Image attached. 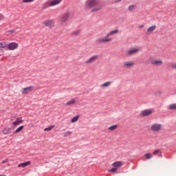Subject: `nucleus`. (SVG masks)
I'll list each match as a JSON object with an SVG mask.
<instances>
[{"label":"nucleus","mask_w":176,"mask_h":176,"mask_svg":"<svg viewBox=\"0 0 176 176\" xmlns=\"http://www.w3.org/2000/svg\"><path fill=\"white\" fill-rule=\"evenodd\" d=\"M113 1V3H118L119 2H121V0H112Z\"/></svg>","instance_id":"obj_36"},{"label":"nucleus","mask_w":176,"mask_h":176,"mask_svg":"<svg viewBox=\"0 0 176 176\" xmlns=\"http://www.w3.org/2000/svg\"><path fill=\"white\" fill-rule=\"evenodd\" d=\"M60 2H62V0H50L43 3V7L45 8L54 7L57 5H60Z\"/></svg>","instance_id":"obj_3"},{"label":"nucleus","mask_w":176,"mask_h":176,"mask_svg":"<svg viewBox=\"0 0 176 176\" xmlns=\"http://www.w3.org/2000/svg\"><path fill=\"white\" fill-rule=\"evenodd\" d=\"M160 150L159 149H155L154 151H153V155H155L159 153Z\"/></svg>","instance_id":"obj_34"},{"label":"nucleus","mask_w":176,"mask_h":176,"mask_svg":"<svg viewBox=\"0 0 176 176\" xmlns=\"http://www.w3.org/2000/svg\"><path fill=\"white\" fill-rule=\"evenodd\" d=\"M7 47L9 51H14L15 50H17L18 47H19V44L16 42L9 43V44L7 45Z\"/></svg>","instance_id":"obj_6"},{"label":"nucleus","mask_w":176,"mask_h":176,"mask_svg":"<svg viewBox=\"0 0 176 176\" xmlns=\"http://www.w3.org/2000/svg\"><path fill=\"white\" fill-rule=\"evenodd\" d=\"M144 157H146V159H147V160L152 159V157H153L152 154H151V153H147V154L144 155Z\"/></svg>","instance_id":"obj_31"},{"label":"nucleus","mask_w":176,"mask_h":176,"mask_svg":"<svg viewBox=\"0 0 176 176\" xmlns=\"http://www.w3.org/2000/svg\"><path fill=\"white\" fill-rule=\"evenodd\" d=\"M140 50L138 47L131 48V50H127L126 54L129 56H132L140 52Z\"/></svg>","instance_id":"obj_9"},{"label":"nucleus","mask_w":176,"mask_h":176,"mask_svg":"<svg viewBox=\"0 0 176 176\" xmlns=\"http://www.w3.org/2000/svg\"><path fill=\"white\" fill-rule=\"evenodd\" d=\"M12 131V128H8L7 126V127L1 129V134L4 135L15 134Z\"/></svg>","instance_id":"obj_12"},{"label":"nucleus","mask_w":176,"mask_h":176,"mask_svg":"<svg viewBox=\"0 0 176 176\" xmlns=\"http://www.w3.org/2000/svg\"><path fill=\"white\" fill-rule=\"evenodd\" d=\"M138 29H142L144 28V25H138Z\"/></svg>","instance_id":"obj_38"},{"label":"nucleus","mask_w":176,"mask_h":176,"mask_svg":"<svg viewBox=\"0 0 176 176\" xmlns=\"http://www.w3.org/2000/svg\"><path fill=\"white\" fill-rule=\"evenodd\" d=\"M152 114V110L151 109H146V110H143V111H142V116H151Z\"/></svg>","instance_id":"obj_16"},{"label":"nucleus","mask_w":176,"mask_h":176,"mask_svg":"<svg viewBox=\"0 0 176 176\" xmlns=\"http://www.w3.org/2000/svg\"><path fill=\"white\" fill-rule=\"evenodd\" d=\"M169 109L176 110V104H171L169 105Z\"/></svg>","instance_id":"obj_29"},{"label":"nucleus","mask_w":176,"mask_h":176,"mask_svg":"<svg viewBox=\"0 0 176 176\" xmlns=\"http://www.w3.org/2000/svg\"><path fill=\"white\" fill-rule=\"evenodd\" d=\"M24 122V120H20L19 118L16 119V120L14 121V122H12V126H17L19 125H20L21 123H23Z\"/></svg>","instance_id":"obj_18"},{"label":"nucleus","mask_w":176,"mask_h":176,"mask_svg":"<svg viewBox=\"0 0 176 176\" xmlns=\"http://www.w3.org/2000/svg\"><path fill=\"white\" fill-rule=\"evenodd\" d=\"M76 99H72L71 100H68L67 102H66V105L67 106H71V105H73L74 104H76Z\"/></svg>","instance_id":"obj_22"},{"label":"nucleus","mask_w":176,"mask_h":176,"mask_svg":"<svg viewBox=\"0 0 176 176\" xmlns=\"http://www.w3.org/2000/svg\"><path fill=\"white\" fill-rule=\"evenodd\" d=\"M162 125L160 123H153L151 125V131L152 133H159L162 131Z\"/></svg>","instance_id":"obj_4"},{"label":"nucleus","mask_w":176,"mask_h":176,"mask_svg":"<svg viewBox=\"0 0 176 176\" xmlns=\"http://www.w3.org/2000/svg\"><path fill=\"white\" fill-rule=\"evenodd\" d=\"M69 18V12H67L66 13L62 14L60 16V22L61 23H66V21L68 20Z\"/></svg>","instance_id":"obj_14"},{"label":"nucleus","mask_w":176,"mask_h":176,"mask_svg":"<svg viewBox=\"0 0 176 176\" xmlns=\"http://www.w3.org/2000/svg\"><path fill=\"white\" fill-rule=\"evenodd\" d=\"M175 94H176V89H175Z\"/></svg>","instance_id":"obj_41"},{"label":"nucleus","mask_w":176,"mask_h":176,"mask_svg":"<svg viewBox=\"0 0 176 176\" xmlns=\"http://www.w3.org/2000/svg\"><path fill=\"white\" fill-rule=\"evenodd\" d=\"M138 6L135 4H133V5H129L128 7V10L129 12H133L135 10H137Z\"/></svg>","instance_id":"obj_15"},{"label":"nucleus","mask_w":176,"mask_h":176,"mask_svg":"<svg viewBox=\"0 0 176 176\" xmlns=\"http://www.w3.org/2000/svg\"><path fill=\"white\" fill-rule=\"evenodd\" d=\"M8 162H9V160L8 159H6V160L1 161V164H6Z\"/></svg>","instance_id":"obj_35"},{"label":"nucleus","mask_w":176,"mask_h":176,"mask_svg":"<svg viewBox=\"0 0 176 176\" xmlns=\"http://www.w3.org/2000/svg\"><path fill=\"white\" fill-rule=\"evenodd\" d=\"M122 166V162H113V164H112V167H113V168H119Z\"/></svg>","instance_id":"obj_17"},{"label":"nucleus","mask_w":176,"mask_h":176,"mask_svg":"<svg viewBox=\"0 0 176 176\" xmlns=\"http://www.w3.org/2000/svg\"><path fill=\"white\" fill-rule=\"evenodd\" d=\"M7 47H8L7 43H6V42H1L0 43V52L1 53H3V51L2 49H6Z\"/></svg>","instance_id":"obj_19"},{"label":"nucleus","mask_w":176,"mask_h":176,"mask_svg":"<svg viewBox=\"0 0 176 176\" xmlns=\"http://www.w3.org/2000/svg\"><path fill=\"white\" fill-rule=\"evenodd\" d=\"M23 129H24V126H20L19 128L14 131V134L19 133Z\"/></svg>","instance_id":"obj_24"},{"label":"nucleus","mask_w":176,"mask_h":176,"mask_svg":"<svg viewBox=\"0 0 176 176\" xmlns=\"http://www.w3.org/2000/svg\"><path fill=\"white\" fill-rule=\"evenodd\" d=\"M116 129H118V125H112L111 126L109 127L107 129V130L110 131H115Z\"/></svg>","instance_id":"obj_25"},{"label":"nucleus","mask_w":176,"mask_h":176,"mask_svg":"<svg viewBox=\"0 0 176 176\" xmlns=\"http://www.w3.org/2000/svg\"><path fill=\"white\" fill-rule=\"evenodd\" d=\"M118 34H119V30L118 29L110 31L106 34L105 36L96 39V43L99 44L111 43V41H113V38H111V36H113V35H116Z\"/></svg>","instance_id":"obj_2"},{"label":"nucleus","mask_w":176,"mask_h":176,"mask_svg":"<svg viewBox=\"0 0 176 176\" xmlns=\"http://www.w3.org/2000/svg\"><path fill=\"white\" fill-rule=\"evenodd\" d=\"M122 66L124 69H131L135 66V63L132 60L124 61Z\"/></svg>","instance_id":"obj_10"},{"label":"nucleus","mask_w":176,"mask_h":176,"mask_svg":"<svg viewBox=\"0 0 176 176\" xmlns=\"http://www.w3.org/2000/svg\"><path fill=\"white\" fill-rule=\"evenodd\" d=\"M80 34V30H77L72 32V36H77Z\"/></svg>","instance_id":"obj_23"},{"label":"nucleus","mask_w":176,"mask_h":176,"mask_svg":"<svg viewBox=\"0 0 176 176\" xmlns=\"http://www.w3.org/2000/svg\"><path fill=\"white\" fill-rule=\"evenodd\" d=\"M104 8V3L101 0H87L85 4V8L90 10L91 13L100 12Z\"/></svg>","instance_id":"obj_1"},{"label":"nucleus","mask_w":176,"mask_h":176,"mask_svg":"<svg viewBox=\"0 0 176 176\" xmlns=\"http://www.w3.org/2000/svg\"><path fill=\"white\" fill-rule=\"evenodd\" d=\"M118 168H112L109 170V173H115L118 170Z\"/></svg>","instance_id":"obj_33"},{"label":"nucleus","mask_w":176,"mask_h":176,"mask_svg":"<svg viewBox=\"0 0 176 176\" xmlns=\"http://www.w3.org/2000/svg\"><path fill=\"white\" fill-rule=\"evenodd\" d=\"M72 134V132L67 131L66 133H65L63 134V137H65V138L69 137Z\"/></svg>","instance_id":"obj_30"},{"label":"nucleus","mask_w":176,"mask_h":176,"mask_svg":"<svg viewBox=\"0 0 176 176\" xmlns=\"http://www.w3.org/2000/svg\"><path fill=\"white\" fill-rule=\"evenodd\" d=\"M171 68L176 69V63H175V64H171Z\"/></svg>","instance_id":"obj_37"},{"label":"nucleus","mask_w":176,"mask_h":176,"mask_svg":"<svg viewBox=\"0 0 176 176\" xmlns=\"http://www.w3.org/2000/svg\"><path fill=\"white\" fill-rule=\"evenodd\" d=\"M78 119H79V116H77L76 117H73V118L71 119V122L72 123L76 122Z\"/></svg>","instance_id":"obj_26"},{"label":"nucleus","mask_w":176,"mask_h":176,"mask_svg":"<svg viewBox=\"0 0 176 176\" xmlns=\"http://www.w3.org/2000/svg\"><path fill=\"white\" fill-rule=\"evenodd\" d=\"M151 63L154 66H162V65H163V60L155 59L153 60H151Z\"/></svg>","instance_id":"obj_13"},{"label":"nucleus","mask_w":176,"mask_h":176,"mask_svg":"<svg viewBox=\"0 0 176 176\" xmlns=\"http://www.w3.org/2000/svg\"><path fill=\"white\" fill-rule=\"evenodd\" d=\"M14 33H15V30H14V29L7 31V34H9V35H12Z\"/></svg>","instance_id":"obj_32"},{"label":"nucleus","mask_w":176,"mask_h":176,"mask_svg":"<svg viewBox=\"0 0 176 176\" xmlns=\"http://www.w3.org/2000/svg\"><path fill=\"white\" fill-rule=\"evenodd\" d=\"M33 90H34V87L30 86V87H26L21 89L20 92L21 93V95H26L32 92Z\"/></svg>","instance_id":"obj_8"},{"label":"nucleus","mask_w":176,"mask_h":176,"mask_svg":"<svg viewBox=\"0 0 176 176\" xmlns=\"http://www.w3.org/2000/svg\"><path fill=\"white\" fill-rule=\"evenodd\" d=\"M111 85V82L108 81L105 83H103L100 85L101 89H107V87H109Z\"/></svg>","instance_id":"obj_21"},{"label":"nucleus","mask_w":176,"mask_h":176,"mask_svg":"<svg viewBox=\"0 0 176 176\" xmlns=\"http://www.w3.org/2000/svg\"><path fill=\"white\" fill-rule=\"evenodd\" d=\"M98 59H99L98 55H93L90 56L89 58H88L87 60H85L84 62V64H87V65L94 64V63H96V60H98Z\"/></svg>","instance_id":"obj_5"},{"label":"nucleus","mask_w":176,"mask_h":176,"mask_svg":"<svg viewBox=\"0 0 176 176\" xmlns=\"http://www.w3.org/2000/svg\"><path fill=\"white\" fill-rule=\"evenodd\" d=\"M30 164H31L30 161H28L18 165V168H20V167L25 168L26 166H28L29 165H30Z\"/></svg>","instance_id":"obj_20"},{"label":"nucleus","mask_w":176,"mask_h":176,"mask_svg":"<svg viewBox=\"0 0 176 176\" xmlns=\"http://www.w3.org/2000/svg\"><path fill=\"white\" fill-rule=\"evenodd\" d=\"M0 176H6V175H0Z\"/></svg>","instance_id":"obj_40"},{"label":"nucleus","mask_w":176,"mask_h":176,"mask_svg":"<svg viewBox=\"0 0 176 176\" xmlns=\"http://www.w3.org/2000/svg\"><path fill=\"white\" fill-rule=\"evenodd\" d=\"M54 128V125L48 126V128L44 129L43 131H51Z\"/></svg>","instance_id":"obj_27"},{"label":"nucleus","mask_w":176,"mask_h":176,"mask_svg":"<svg viewBox=\"0 0 176 176\" xmlns=\"http://www.w3.org/2000/svg\"><path fill=\"white\" fill-rule=\"evenodd\" d=\"M31 127H34V124H31Z\"/></svg>","instance_id":"obj_39"},{"label":"nucleus","mask_w":176,"mask_h":176,"mask_svg":"<svg viewBox=\"0 0 176 176\" xmlns=\"http://www.w3.org/2000/svg\"><path fill=\"white\" fill-rule=\"evenodd\" d=\"M43 25L46 28H54V21L52 19H47L43 22Z\"/></svg>","instance_id":"obj_7"},{"label":"nucleus","mask_w":176,"mask_h":176,"mask_svg":"<svg viewBox=\"0 0 176 176\" xmlns=\"http://www.w3.org/2000/svg\"><path fill=\"white\" fill-rule=\"evenodd\" d=\"M34 1H35V0H21V2H23V3H31Z\"/></svg>","instance_id":"obj_28"},{"label":"nucleus","mask_w":176,"mask_h":176,"mask_svg":"<svg viewBox=\"0 0 176 176\" xmlns=\"http://www.w3.org/2000/svg\"><path fill=\"white\" fill-rule=\"evenodd\" d=\"M155 30H157V25H151L147 28V30L146 31V34L149 36V35L153 34V32H154V31H155Z\"/></svg>","instance_id":"obj_11"}]
</instances>
